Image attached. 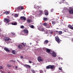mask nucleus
<instances>
[{
	"mask_svg": "<svg viewBox=\"0 0 73 73\" xmlns=\"http://www.w3.org/2000/svg\"><path fill=\"white\" fill-rule=\"evenodd\" d=\"M70 8L71 9H72V8H70Z\"/></svg>",
	"mask_w": 73,
	"mask_h": 73,
	"instance_id": "52",
	"label": "nucleus"
},
{
	"mask_svg": "<svg viewBox=\"0 0 73 73\" xmlns=\"http://www.w3.org/2000/svg\"><path fill=\"white\" fill-rule=\"evenodd\" d=\"M39 12L40 13H42L43 12V11L42 10H40L39 11Z\"/></svg>",
	"mask_w": 73,
	"mask_h": 73,
	"instance_id": "31",
	"label": "nucleus"
},
{
	"mask_svg": "<svg viewBox=\"0 0 73 73\" xmlns=\"http://www.w3.org/2000/svg\"><path fill=\"white\" fill-rule=\"evenodd\" d=\"M62 34V31H60L58 32L59 35H61Z\"/></svg>",
	"mask_w": 73,
	"mask_h": 73,
	"instance_id": "24",
	"label": "nucleus"
},
{
	"mask_svg": "<svg viewBox=\"0 0 73 73\" xmlns=\"http://www.w3.org/2000/svg\"><path fill=\"white\" fill-rule=\"evenodd\" d=\"M11 34H12V35H15V33L13 32L11 33Z\"/></svg>",
	"mask_w": 73,
	"mask_h": 73,
	"instance_id": "34",
	"label": "nucleus"
},
{
	"mask_svg": "<svg viewBox=\"0 0 73 73\" xmlns=\"http://www.w3.org/2000/svg\"><path fill=\"white\" fill-rule=\"evenodd\" d=\"M24 66L25 67V68H31V66H29V65H28L27 64H25L24 65Z\"/></svg>",
	"mask_w": 73,
	"mask_h": 73,
	"instance_id": "12",
	"label": "nucleus"
},
{
	"mask_svg": "<svg viewBox=\"0 0 73 73\" xmlns=\"http://www.w3.org/2000/svg\"><path fill=\"white\" fill-rule=\"evenodd\" d=\"M51 33H53V31H51L50 32Z\"/></svg>",
	"mask_w": 73,
	"mask_h": 73,
	"instance_id": "45",
	"label": "nucleus"
},
{
	"mask_svg": "<svg viewBox=\"0 0 73 73\" xmlns=\"http://www.w3.org/2000/svg\"><path fill=\"white\" fill-rule=\"evenodd\" d=\"M13 62H15V61H13Z\"/></svg>",
	"mask_w": 73,
	"mask_h": 73,
	"instance_id": "50",
	"label": "nucleus"
},
{
	"mask_svg": "<svg viewBox=\"0 0 73 73\" xmlns=\"http://www.w3.org/2000/svg\"><path fill=\"white\" fill-rule=\"evenodd\" d=\"M63 1H65V0H62Z\"/></svg>",
	"mask_w": 73,
	"mask_h": 73,
	"instance_id": "47",
	"label": "nucleus"
},
{
	"mask_svg": "<svg viewBox=\"0 0 73 73\" xmlns=\"http://www.w3.org/2000/svg\"><path fill=\"white\" fill-rule=\"evenodd\" d=\"M39 62H41V61H43V58H41L40 56H39L37 58Z\"/></svg>",
	"mask_w": 73,
	"mask_h": 73,
	"instance_id": "3",
	"label": "nucleus"
},
{
	"mask_svg": "<svg viewBox=\"0 0 73 73\" xmlns=\"http://www.w3.org/2000/svg\"><path fill=\"white\" fill-rule=\"evenodd\" d=\"M29 63H30V64H31V63H32V62H31L30 60H29Z\"/></svg>",
	"mask_w": 73,
	"mask_h": 73,
	"instance_id": "41",
	"label": "nucleus"
},
{
	"mask_svg": "<svg viewBox=\"0 0 73 73\" xmlns=\"http://www.w3.org/2000/svg\"><path fill=\"white\" fill-rule=\"evenodd\" d=\"M54 10L53 9H51V12H52Z\"/></svg>",
	"mask_w": 73,
	"mask_h": 73,
	"instance_id": "37",
	"label": "nucleus"
},
{
	"mask_svg": "<svg viewBox=\"0 0 73 73\" xmlns=\"http://www.w3.org/2000/svg\"><path fill=\"white\" fill-rule=\"evenodd\" d=\"M36 42L37 43H38V42L37 41H36Z\"/></svg>",
	"mask_w": 73,
	"mask_h": 73,
	"instance_id": "48",
	"label": "nucleus"
},
{
	"mask_svg": "<svg viewBox=\"0 0 73 73\" xmlns=\"http://www.w3.org/2000/svg\"><path fill=\"white\" fill-rule=\"evenodd\" d=\"M3 68V66H0V69H2Z\"/></svg>",
	"mask_w": 73,
	"mask_h": 73,
	"instance_id": "42",
	"label": "nucleus"
},
{
	"mask_svg": "<svg viewBox=\"0 0 73 73\" xmlns=\"http://www.w3.org/2000/svg\"><path fill=\"white\" fill-rule=\"evenodd\" d=\"M12 61H13V60H12Z\"/></svg>",
	"mask_w": 73,
	"mask_h": 73,
	"instance_id": "53",
	"label": "nucleus"
},
{
	"mask_svg": "<svg viewBox=\"0 0 73 73\" xmlns=\"http://www.w3.org/2000/svg\"><path fill=\"white\" fill-rule=\"evenodd\" d=\"M21 9L22 10L24 9V7H21Z\"/></svg>",
	"mask_w": 73,
	"mask_h": 73,
	"instance_id": "36",
	"label": "nucleus"
},
{
	"mask_svg": "<svg viewBox=\"0 0 73 73\" xmlns=\"http://www.w3.org/2000/svg\"><path fill=\"white\" fill-rule=\"evenodd\" d=\"M68 27H69V28H70V29H71L72 30H73V27H72V26L70 25H68Z\"/></svg>",
	"mask_w": 73,
	"mask_h": 73,
	"instance_id": "16",
	"label": "nucleus"
},
{
	"mask_svg": "<svg viewBox=\"0 0 73 73\" xmlns=\"http://www.w3.org/2000/svg\"><path fill=\"white\" fill-rule=\"evenodd\" d=\"M41 31L42 32H44L45 31V30H44V28L42 29Z\"/></svg>",
	"mask_w": 73,
	"mask_h": 73,
	"instance_id": "30",
	"label": "nucleus"
},
{
	"mask_svg": "<svg viewBox=\"0 0 73 73\" xmlns=\"http://www.w3.org/2000/svg\"><path fill=\"white\" fill-rule=\"evenodd\" d=\"M4 50H5L6 51V52H10V50H9L8 48L6 47L4 48Z\"/></svg>",
	"mask_w": 73,
	"mask_h": 73,
	"instance_id": "9",
	"label": "nucleus"
},
{
	"mask_svg": "<svg viewBox=\"0 0 73 73\" xmlns=\"http://www.w3.org/2000/svg\"><path fill=\"white\" fill-rule=\"evenodd\" d=\"M30 45H32V43H30Z\"/></svg>",
	"mask_w": 73,
	"mask_h": 73,
	"instance_id": "49",
	"label": "nucleus"
},
{
	"mask_svg": "<svg viewBox=\"0 0 73 73\" xmlns=\"http://www.w3.org/2000/svg\"><path fill=\"white\" fill-rule=\"evenodd\" d=\"M1 29H0V35L1 34L0 33V32H1Z\"/></svg>",
	"mask_w": 73,
	"mask_h": 73,
	"instance_id": "46",
	"label": "nucleus"
},
{
	"mask_svg": "<svg viewBox=\"0 0 73 73\" xmlns=\"http://www.w3.org/2000/svg\"><path fill=\"white\" fill-rule=\"evenodd\" d=\"M69 12L70 14H72L73 13V10L71 9L69 11Z\"/></svg>",
	"mask_w": 73,
	"mask_h": 73,
	"instance_id": "14",
	"label": "nucleus"
},
{
	"mask_svg": "<svg viewBox=\"0 0 73 73\" xmlns=\"http://www.w3.org/2000/svg\"><path fill=\"white\" fill-rule=\"evenodd\" d=\"M46 52L50 54H51V50L49 49L46 48Z\"/></svg>",
	"mask_w": 73,
	"mask_h": 73,
	"instance_id": "5",
	"label": "nucleus"
},
{
	"mask_svg": "<svg viewBox=\"0 0 73 73\" xmlns=\"http://www.w3.org/2000/svg\"><path fill=\"white\" fill-rule=\"evenodd\" d=\"M56 33H58V32H59L58 31H56Z\"/></svg>",
	"mask_w": 73,
	"mask_h": 73,
	"instance_id": "44",
	"label": "nucleus"
},
{
	"mask_svg": "<svg viewBox=\"0 0 73 73\" xmlns=\"http://www.w3.org/2000/svg\"><path fill=\"white\" fill-rule=\"evenodd\" d=\"M8 73H10L9 72H8Z\"/></svg>",
	"mask_w": 73,
	"mask_h": 73,
	"instance_id": "55",
	"label": "nucleus"
},
{
	"mask_svg": "<svg viewBox=\"0 0 73 73\" xmlns=\"http://www.w3.org/2000/svg\"><path fill=\"white\" fill-rule=\"evenodd\" d=\"M18 47L19 49H23V46L21 45H19Z\"/></svg>",
	"mask_w": 73,
	"mask_h": 73,
	"instance_id": "13",
	"label": "nucleus"
},
{
	"mask_svg": "<svg viewBox=\"0 0 73 73\" xmlns=\"http://www.w3.org/2000/svg\"><path fill=\"white\" fill-rule=\"evenodd\" d=\"M21 8V7H18L17 8V9H18V10H19V9H20Z\"/></svg>",
	"mask_w": 73,
	"mask_h": 73,
	"instance_id": "33",
	"label": "nucleus"
},
{
	"mask_svg": "<svg viewBox=\"0 0 73 73\" xmlns=\"http://www.w3.org/2000/svg\"><path fill=\"white\" fill-rule=\"evenodd\" d=\"M44 12H45V15H46V16H48V14H49V12H48L46 10H44Z\"/></svg>",
	"mask_w": 73,
	"mask_h": 73,
	"instance_id": "10",
	"label": "nucleus"
},
{
	"mask_svg": "<svg viewBox=\"0 0 73 73\" xmlns=\"http://www.w3.org/2000/svg\"><path fill=\"white\" fill-rule=\"evenodd\" d=\"M52 55L53 57H55L56 56V52L53 51L52 52Z\"/></svg>",
	"mask_w": 73,
	"mask_h": 73,
	"instance_id": "8",
	"label": "nucleus"
},
{
	"mask_svg": "<svg viewBox=\"0 0 73 73\" xmlns=\"http://www.w3.org/2000/svg\"><path fill=\"white\" fill-rule=\"evenodd\" d=\"M31 72H33V73H36L35 71V70H31Z\"/></svg>",
	"mask_w": 73,
	"mask_h": 73,
	"instance_id": "28",
	"label": "nucleus"
},
{
	"mask_svg": "<svg viewBox=\"0 0 73 73\" xmlns=\"http://www.w3.org/2000/svg\"><path fill=\"white\" fill-rule=\"evenodd\" d=\"M59 70H62V68H59Z\"/></svg>",
	"mask_w": 73,
	"mask_h": 73,
	"instance_id": "40",
	"label": "nucleus"
},
{
	"mask_svg": "<svg viewBox=\"0 0 73 73\" xmlns=\"http://www.w3.org/2000/svg\"><path fill=\"white\" fill-rule=\"evenodd\" d=\"M3 14H5V15H8L9 14V12L8 11H6L4 13H3Z\"/></svg>",
	"mask_w": 73,
	"mask_h": 73,
	"instance_id": "19",
	"label": "nucleus"
},
{
	"mask_svg": "<svg viewBox=\"0 0 73 73\" xmlns=\"http://www.w3.org/2000/svg\"><path fill=\"white\" fill-rule=\"evenodd\" d=\"M29 26L30 27H31V28H32L33 29H34L35 28L34 26H33V25H32L31 26Z\"/></svg>",
	"mask_w": 73,
	"mask_h": 73,
	"instance_id": "23",
	"label": "nucleus"
},
{
	"mask_svg": "<svg viewBox=\"0 0 73 73\" xmlns=\"http://www.w3.org/2000/svg\"><path fill=\"white\" fill-rule=\"evenodd\" d=\"M12 25H17V23L15 22V23H11Z\"/></svg>",
	"mask_w": 73,
	"mask_h": 73,
	"instance_id": "22",
	"label": "nucleus"
},
{
	"mask_svg": "<svg viewBox=\"0 0 73 73\" xmlns=\"http://www.w3.org/2000/svg\"><path fill=\"white\" fill-rule=\"evenodd\" d=\"M54 68V66L52 65H49L46 66V69H53Z\"/></svg>",
	"mask_w": 73,
	"mask_h": 73,
	"instance_id": "1",
	"label": "nucleus"
},
{
	"mask_svg": "<svg viewBox=\"0 0 73 73\" xmlns=\"http://www.w3.org/2000/svg\"><path fill=\"white\" fill-rule=\"evenodd\" d=\"M4 22L7 23H9V20L8 19L5 18L4 19Z\"/></svg>",
	"mask_w": 73,
	"mask_h": 73,
	"instance_id": "4",
	"label": "nucleus"
},
{
	"mask_svg": "<svg viewBox=\"0 0 73 73\" xmlns=\"http://www.w3.org/2000/svg\"><path fill=\"white\" fill-rule=\"evenodd\" d=\"M48 25V23H43V25H44V26H46L47 25Z\"/></svg>",
	"mask_w": 73,
	"mask_h": 73,
	"instance_id": "25",
	"label": "nucleus"
},
{
	"mask_svg": "<svg viewBox=\"0 0 73 73\" xmlns=\"http://www.w3.org/2000/svg\"><path fill=\"white\" fill-rule=\"evenodd\" d=\"M23 32H24V33H25V34H26V35H28V30H27V29L24 30L23 31Z\"/></svg>",
	"mask_w": 73,
	"mask_h": 73,
	"instance_id": "7",
	"label": "nucleus"
},
{
	"mask_svg": "<svg viewBox=\"0 0 73 73\" xmlns=\"http://www.w3.org/2000/svg\"><path fill=\"white\" fill-rule=\"evenodd\" d=\"M24 27L22 25L21 26V28L22 29H23Z\"/></svg>",
	"mask_w": 73,
	"mask_h": 73,
	"instance_id": "32",
	"label": "nucleus"
},
{
	"mask_svg": "<svg viewBox=\"0 0 73 73\" xmlns=\"http://www.w3.org/2000/svg\"><path fill=\"white\" fill-rule=\"evenodd\" d=\"M38 40L37 41H38Z\"/></svg>",
	"mask_w": 73,
	"mask_h": 73,
	"instance_id": "56",
	"label": "nucleus"
},
{
	"mask_svg": "<svg viewBox=\"0 0 73 73\" xmlns=\"http://www.w3.org/2000/svg\"><path fill=\"white\" fill-rule=\"evenodd\" d=\"M22 44L24 46H25V44H24V43H22Z\"/></svg>",
	"mask_w": 73,
	"mask_h": 73,
	"instance_id": "38",
	"label": "nucleus"
},
{
	"mask_svg": "<svg viewBox=\"0 0 73 73\" xmlns=\"http://www.w3.org/2000/svg\"><path fill=\"white\" fill-rule=\"evenodd\" d=\"M55 40L57 42H58V44L60 42V38L58 37V36H56L55 37Z\"/></svg>",
	"mask_w": 73,
	"mask_h": 73,
	"instance_id": "2",
	"label": "nucleus"
},
{
	"mask_svg": "<svg viewBox=\"0 0 73 73\" xmlns=\"http://www.w3.org/2000/svg\"><path fill=\"white\" fill-rule=\"evenodd\" d=\"M4 40L5 41H9V40H10V38L6 37V39H4Z\"/></svg>",
	"mask_w": 73,
	"mask_h": 73,
	"instance_id": "11",
	"label": "nucleus"
},
{
	"mask_svg": "<svg viewBox=\"0 0 73 73\" xmlns=\"http://www.w3.org/2000/svg\"><path fill=\"white\" fill-rule=\"evenodd\" d=\"M44 20V21H46V20H48V18H44L43 19Z\"/></svg>",
	"mask_w": 73,
	"mask_h": 73,
	"instance_id": "27",
	"label": "nucleus"
},
{
	"mask_svg": "<svg viewBox=\"0 0 73 73\" xmlns=\"http://www.w3.org/2000/svg\"><path fill=\"white\" fill-rule=\"evenodd\" d=\"M55 23H56V22L55 21H52V24H53V25H54Z\"/></svg>",
	"mask_w": 73,
	"mask_h": 73,
	"instance_id": "29",
	"label": "nucleus"
},
{
	"mask_svg": "<svg viewBox=\"0 0 73 73\" xmlns=\"http://www.w3.org/2000/svg\"><path fill=\"white\" fill-rule=\"evenodd\" d=\"M12 60H10V61H12Z\"/></svg>",
	"mask_w": 73,
	"mask_h": 73,
	"instance_id": "51",
	"label": "nucleus"
},
{
	"mask_svg": "<svg viewBox=\"0 0 73 73\" xmlns=\"http://www.w3.org/2000/svg\"><path fill=\"white\" fill-rule=\"evenodd\" d=\"M12 52L13 54H15V53H16V51L15 50H13L12 51Z\"/></svg>",
	"mask_w": 73,
	"mask_h": 73,
	"instance_id": "20",
	"label": "nucleus"
},
{
	"mask_svg": "<svg viewBox=\"0 0 73 73\" xmlns=\"http://www.w3.org/2000/svg\"><path fill=\"white\" fill-rule=\"evenodd\" d=\"M48 42H49L48 40H46L45 41H44V44H46L48 43Z\"/></svg>",
	"mask_w": 73,
	"mask_h": 73,
	"instance_id": "15",
	"label": "nucleus"
},
{
	"mask_svg": "<svg viewBox=\"0 0 73 73\" xmlns=\"http://www.w3.org/2000/svg\"><path fill=\"white\" fill-rule=\"evenodd\" d=\"M15 69H17V66H16L15 67Z\"/></svg>",
	"mask_w": 73,
	"mask_h": 73,
	"instance_id": "43",
	"label": "nucleus"
},
{
	"mask_svg": "<svg viewBox=\"0 0 73 73\" xmlns=\"http://www.w3.org/2000/svg\"><path fill=\"white\" fill-rule=\"evenodd\" d=\"M24 57L23 56H21L20 57V58L21 59L23 58Z\"/></svg>",
	"mask_w": 73,
	"mask_h": 73,
	"instance_id": "39",
	"label": "nucleus"
},
{
	"mask_svg": "<svg viewBox=\"0 0 73 73\" xmlns=\"http://www.w3.org/2000/svg\"><path fill=\"white\" fill-rule=\"evenodd\" d=\"M7 66H8L9 67H11V66H12L9 65V64H8L7 65Z\"/></svg>",
	"mask_w": 73,
	"mask_h": 73,
	"instance_id": "35",
	"label": "nucleus"
},
{
	"mask_svg": "<svg viewBox=\"0 0 73 73\" xmlns=\"http://www.w3.org/2000/svg\"><path fill=\"white\" fill-rule=\"evenodd\" d=\"M17 61H18V60H17Z\"/></svg>",
	"mask_w": 73,
	"mask_h": 73,
	"instance_id": "54",
	"label": "nucleus"
},
{
	"mask_svg": "<svg viewBox=\"0 0 73 73\" xmlns=\"http://www.w3.org/2000/svg\"><path fill=\"white\" fill-rule=\"evenodd\" d=\"M40 73H44V71H43L42 70H39Z\"/></svg>",
	"mask_w": 73,
	"mask_h": 73,
	"instance_id": "26",
	"label": "nucleus"
},
{
	"mask_svg": "<svg viewBox=\"0 0 73 73\" xmlns=\"http://www.w3.org/2000/svg\"><path fill=\"white\" fill-rule=\"evenodd\" d=\"M20 19L21 20H22V21H23V20L24 21H25L26 20V18H25V17L24 16L21 17Z\"/></svg>",
	"mask_w": 73,
	"mask_h": 73,
	"instance_id": "6",
	"label": "nucleus"
},
{
	"mask_svg": "<svg viewBox=\"0 0 73 73\" xmlns=\"http://www.w3.org/2000/svg\"><path fill=\"white\" fill-rule=\"evenodd\" d=\"M46 27L47 28H50V25L48 24L46 26Z\"/></svg>",
	"mask_w": 73,
	"mask_h": 73,
	"instance_id": "18",
	"label": "nucleus"
},
{
	"mask_svg": "<svg viewBox=\"0 0 73 73\" xmlns=\"http://www.w3.org/2000/svg\"><path fill=\"white\" fill-rule=\"evenodd\" d=\"M27 22L28 23H30L31 22V19H27Z\"/></svg>",
	"mask_w": 73,
	"mask_h": 73,
	"instance_id": "17",
	"label": "nucleus"
},
{
	"mask_svg": "<svg viewBox=\"0 0 73 73\" xmlns=\"http://www.w3.org/2000/svg\"><path fill=\"white\" fill-rule=\"evenodd\" d=\"M14 16L15 17H17L19 16V15H18L17 14H15Z\"/></svg>",
	"mask_w": 73,
	"mask_h": 73,
	"instance_id": "21",
	"label": "nucleus"
}]
</instances>
